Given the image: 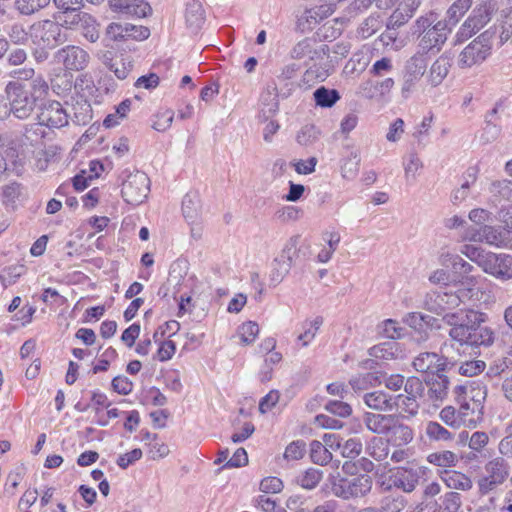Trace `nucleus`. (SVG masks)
Here are the masks:
<instances>
[{
	"instance_id": "obj_1",
	"label": "nucleus",
	"mask_w": 512,
	"mask_h": 512,
	"mask_svg": "<svg viewBox=\"0 0 512 512\" xmlns=\"http://www.w3.org/2000/svg\"><path fill=\"white\" fill-rule=\"evenodd\" d=\"M445 324L450 326L449 336L461 345L490 346L494 342V332L490 327L482 326L487 321V314L473 310L461 309L447 312L443 316Z\"/></svg>"
},
{
	"instance_id": "obj_2",
	"label": "nucleus",
	"mask_w": 512,
	"mask_h": 512,
	"mask_svg": "<svg viewBox=\"0 0 512 512\" xmlns=\"http://www.w3.org/2000/svg\"><path fill=\"white\" fill-rule=\"evenodd\" d=\"M5 91L10 113L17 119L26 120L34 113L38 102L48 95L49 86L42 77L38 76L28 84L10 81Z\"/></svg>"
},
{
	"instance_id": "obj_3",
	"label": "nucleus",
	"mask_w": 512,
	"mask_h": 512,
	"mask_svg": "<svg viewBox=\"0 0 512 512\" xmlns=\"http://www.w3.org/2000/svg\"><path fill=\"white\" fill-rule=\"evenodd\" d=\"M460 252L477 264L484 273L500 281L512 279V256L505 253H494L480 247L464 244Z\"/></svg>"
},
{
	"instance_id": "obj_4",
	"label": "nucleus",
	"mask_w": 512,
	"mask_h": 512,
	"mask_svg": "<svg viewBox=\"0 0 512 512\" xmlns=\"http://www.w3.org/2000/svg\"><path fill=\"white\" fill-rule=\"evenodd\" d=\"M460 252L477 264L484 273L500 281L512 279V256L505 253H494L480 247L464 244Z\"/></svg>"
},
{
	"instance_id": "obj_5",
	"label": "nucleus",
	"mask_w": 512,
	"mask_h": 512,
	"mask_svg": "<svg viewBox=\"0 0 512 512\" xmlns=\"http://www.w3.org/2000/svg\"><path fill=\"white\" fill-rule=\"evenodd\" d=\"M497 9V4L493 0H483L478 3L457 31L456 42L462 43L481 30L491 21Z\"/></svg>"
},
{
	"instance_id": "obj_6",
	"label": "nucleus",
	"mask_w": 512,
	"mask_h": 512,
	"mask_svg": "<svg viewBox=\"0 0 512 512\" xmlns=\"http://www.w3.org/2000/svg\"><path fill=\"white\" fill-rule=\"evenodd\" d=\"M29 35L37 48H55L67 40L59 22L51 19L34 22L29 27Z\"/></svg>"
},
{
	"instance_id": "obj_7",
	"label": "nucleus",
	"mask_w": 512,
	"mask_h": 512,
	"mask_svg": "<svg viewBox=\"0 0 512 512\" xmlns=\"http://www.w3.org/2000/svg\"><path fill=\"white\" fill-rule=\"evenodd\" d=\"M429 57L415 53L406 60L402 71L401 96L408 99L427 71Z\"/></svg>"
},
{
	"instance_id": "obj_8",
	"label": "nucleus",
	"mask_w": 512,
	"mask_h": 512,
	"mask_svg": "<svg viewBox=\"0 0 512 512\" xmlns=\"http://www.w3.org/2000/svg\"><path fill=\"white\" fill-rule=\"evenodd\" d=\"M421 474L420 468L411 466L391 469L387 480L381 483V488L384 491H390L395 488L404 493H412L419 485Z\"/></svg>"
},
{
	"instance_id": "obj_9",
	"label": "nucleus",
	"mask_w": 512,
	"mask_h": 512,
	"mask_svg": "<svg viewBox=\"0 0 512 512\" xmlns=\"http://www.w3.org/2000/svg\"><path fill=\"white\" fill-rule=\"evenodd\" d=\"M150 191V179L146 173L136 171L130 174L122 184L123 199L131 205L137 206L145 201Z\"/></svg>"
},
{
	"instance_id": "obj_10",
	"label": "nucleus",
	"mask_w": 512,
	"mask_h": 512,
	"mask_svg": "<svg viewBox=\"0 0 512 512\" xmlns=\"http://www.w3.org/2000/svg\"><path fill=\"white\" fill-rule=\"evenodd\" d=\"M298 237H291L284 245L280 254L273 260L270 281L273 285L280 284L289 274L297 255Z\"/></svg>"
},
{
	"instance_id": "obj_11",
	"label": "nucleus",
	"mask_w": 512,
	"mask_h": 512,
	"mask_svg": "<svg viewBox=\"0 0 512 512\" xmlns=\"http://www.w3.org/2000/svg\"><path fill=\"white\" fill-rule=\"evenodd\" d=\"M53 59L56 64L62 65L66 72H78L88 66L90 56L79 46L67 45L58 49L54 53Z\"/></svg>"
},
{
	"instance_id": "obj_12",
	"label": "nucleus",
	"mask_w": 512,
	"mask_h": 512,
	"mask_svg": "<svg viewBox=\"0 0 512 512\" xmlns=\"http://www.w3.org/2000/svg\"><path fill=\"white\" fill-rule=\"evenodd\" d=\"M372 483V478L367 474L342 478L333 485V492L345 500L363 497L370 492Z\"/></svg>"
},
{
	"instance_id": "obj_13",
	"label": "nucleus",
	"mask_w": 512,
	"mask_h": 512,
	"mask_svg": "<svg viewBox=\"0 0 512 512\" xmlns=\"http://www.w3.org/2000/svg\"><path fill=\"white\" fill-rule=\"evenodd\" d=\"M489 284L490 282L480 275L466 277L461 283V288L456 291L460 304L466 301L473 305L486 302L490 297L486 291Z\"/></svg>"
},
{
	"instance_id": "obj_14",
	"label": "nucleus",
	"mask_w": 512,
	"mask_h": 512,
	"mask_svg": "<svg viewBox=\"0 0 512 512\" xmlns=\"http://www.w3.org/2000/svg\"><path fill=\"white\" fill-rule=\"evenodd\" d=\"M491 41L487 32L482 33L467 45L459 55L458 64L461 68H470L483 62L490 54Z\"/></svg>"
},
{
	"instance_id": "obj_15",
	"label": "nucleus",
	"mask_w": 512,
	"mask_h": 512,
	"mask_svg": "<svg viewBox=\"0 0 512 512\" xmlns=\"http://www.w3.org/2000/svg\"><path fill=\"white\" fill-rule=\"evenodd\" d=\"M451 28L446 20L437 21L430 29L420 36L418 43L419 50L416 53H423L428 56L429 52L438 53L445 44Z\"/></svg>"
},
{
	"instance_id": "obj_16",
	"label": "nucleus",
	"mask_w": 512,
	"mask_h": 512,
	"mask_svg": "<svg viewBox=\"0 0 512 512\" xmlns=\"http://www.w3.org/2000/svg\"><path fill=\"white\" fill-rule=\"evenodd\" d=\"M460 305V298L458 294L448 290V288H441L437 291H431L426 294L424 299V307L436 314H446L447 310L454 309Z\"/></svg>"
},
{
	"instance_id": "obj_17",
	"label": "nucleus",
	"mask_w": 512,
	"mask_h": 512,
	"mask_svg": "<svg viewBox=\"0 0 512 512\" xmlns=\"http://www.w3.org/2000/svg\"><path fill=\"white\" fill-rule=\"evenodd\" d=\"M105 34L111 41H126L128 39L142 41L149 37L150 31L142 25L113 22L107 26Z\"/></svg>"
},
{
	"instance_id": "obj_18",
	"label": "nucleus",
	"mask_w": 512,
	"mask_h": 512,
	"mask_svg": "<svg viewBox=\"0 0 512 512\" xmlns=\"http://www.w3.org/2000/svg\"><path fill=\"white\" fill-rule=\"evenodd\" d=\"M38 123L48 128H62L69 122V114L63 105L58 101H49L40 108L37 116Z\"/></svg>"
},
{
	"instance_id": "obj_19",
	"label": "nucleus",
	"mask_w": 512,
	"mask_h": 512,
	"mask_svg": "<svg viewBox=\"0 0 512 512\" xmlns=\"http://www.w3.org/2000/svg\"><path fill=\"white\" fill-rule=\"evenodd\" d=\"M414 369L419 373L439 374L454 363L447 357L435 352H422L416 356L412 362Z\"/></svg>"
},
{
	"instance_id": "obj_20",
	"label": "nucleus",
	"mask_w": 512,
	"mask_h": 512,
	"mask_svg": "<svg viewBox=\"0 0 512 512\" xmlns=\"http://www.w3.org/2000/svg\"><path fill=\"white\" fill-rule=\"evenodd\" d=\"M462 237L464 240L486 243L497 247L504 241L502 232L491 225H483L481 227L469 226L465 229Z\"/></svg>"
},
{
	"instance_id": "obj_21",
	"label": "nucleus",
	"mask_w": 512,
	"mask_h": 512,
	"mask_svg": "<svg viewBox=\"0 0 512 512\" xmlns=\"http://www.w3.org/2000/svg\"><path fill=\"white\" fill-rule=\"evenodd\" d=\"M113 12L143 18L151 14L150 5L144 0H109Z\"/></svg>"
},
{
	"instance_id": "obj_22",
	"label": "nucleus",
	"mask_w": 512,
	"mask_h": 512,
	"mask_svg": "<svg viewBox=\"0 0 512 512\" xmlns=\"http://www.w3.org/2000/svg\"><path fill=\"white\" fill-rule=\"evenodd\" d=\"M41 127L39 123L25 126L23 133L17 139L18 148L22 153H32L33 149L41 144L44 136Z\"/></svg>"
},
{
	"instance_id": "obj_23",
	"label": "nucleus",
	"mask_w": 512,
	"mask_h": 512,
	"mask_svg": "<svg viewBox=\"0 0 512 512\" xmlns=\"http://www.w3.org/2000/svg\"><path fill=\"white\" fill-rule=\"evenodd\" d=\"M395 418V415L381 414L373 412H365L363 414V422L366 428L377 435L386 436L389 428Z\"/></svg>"
},
{
	"instance_id": "obj_24",
	"label": "nucleus",
	"mask_w": 512,
	"mask_h": 512,
	"mask_svg": "<svg viewBox=\"0 0 512 512\" xmlns=\"http://www.w3.org/2000/svg\"><path fill=\"white\" fill-rule=\"evenodd\" d=\"M205 22V11L199 0H190L185 9V23L192 33H197Z\"/></svg>"
},
{
	"instance_id": "obj_25",
	"label": "nucleus",
	"mask_w": 512,
	"mask_h": 512,
	"mask_svg": "<svg viewBox=\"0 0 512 512\" xmlns=\"http://www.w3.org/2000/svg\"><path fill=\"white\" fill-rule=\"evenodd\" d=\"M387 442L393 446L401 447L412 442L414 433L408 425L400 423L395 417L386 435Z\"/></svg>"
},
{
	"instance_id": "obj_26",
	"label": "nucleus",
	"mask_w": 512,
	"mask_h": 512,
	"mask_svg": "<svg viewBox=\"0 0 512 512\" xmlns=\"http://www.w3.org/2000/svg\"><path fill=\"white\" fill-rule=\"evenodd\" d=\"M363 400L370 409L376 411L391 412L394 410V396L383 390L366 393Z\"/></svg>"
},
{
	"instance_id": "obj_27",
	"label": "nucleus",
	"mask_w": 512,
	"mask_h": 512,
	"mask_svg": "<svg viewBox=\"0 0 512 512\" xmlns=\"http://www.w3.org/2000/svg\"><path fill=\"white\" fill-rule=\"evenodd\" d=\"M455 401L459 405L458 413L461 416L463 423L465 424L467 421H473V419H468L469 416L474 414H481V408H475V404L470 402L467 399V384L466 385H457L454 388Z\"/></svg>"
},
{
	"instance_id": "obj_28",
	"label": "nucleus",
	"mask_w": 512,
	"mask_h": 512,
	"mask_svg": "<svg viewBox=\"0 0 512 512\" xmlns=\"http://www.w3.org/2000/svg\"><path fill=\"white\" fill-rule=\"evenodd\" d=\"M450 68L451 59L446 55H441L431 65L426 77L427 83L432 87L439 86L447 77Z\"/></svg>"
},
{
	"instance_id": "obj_29",
	"label": "nucleus",
	"mask_w": 512,
	"mask_h": 512,
	"mask_svg": "<svg viewBox=\"0 0 512 512\" xmlns=\"http://www.w3.org/2000/svg\"><path fill=\"white\" fill-rule=\"evenodd\" d=\"M449 379L446 375L439 373L433 375L432 378L427 382L428 399L432 402H442L448 395Z\"/></svg>"
},
{
	"instance_id": "obj_30",
	"label": "nucleus",
	"mask_w": 512,
	"mask_h": 512,
	"mask_svg": "<svg viewBox=\"0 0 512 512\" xmlns=\"http://www.w3.org/2000/svg\"><path fill=\"white\" fill-rule=\"evenodd\" d=\"M440 478L449 489L469 491L473 487L472 479L460 471L445 470L441 473Z\"/></svg>"
},
{
	"instance_id": "obj_31",
	"label": "nucleus",
	"mask_w": 512,
	"mask_h": 512,
	"mask_svg": "<svg viewBox=\"0 0 512 512\" xmlns=\"http://www.w3.org/2000/svg\"><path fill=\"white\" fill-rule=\"evenodd\" d=\"M484 470L485 475L503 484L509 477L510 466L503 457H495L485 464Z\"/></svg>"
},
{
	"instance_id": "obj_32",
	"label": "nucleus",
	"mask_w": 512,
	"mask_h": 512,
	"mask_svg": "<svg viewBox=\"0 0 512 512\" xmlns=\"http://www.w3.org/2000/svg\"><path fill=\"white\" fill-rule=\"evenodd\" d=\"M419 6L420 0H405L390 16V23L393 26H402L413 17Z\"/></svg>"
},
{
	"instance_id": "obj_33",
	"label": "nucleus",
	"mask_w": 512,
	"mask_h": 512,
	"mask_svg": "<svg viewBox=\"0 0 512 512\" xmlns=\"http://www.w3.org/2000/svg\"><path fill=\"white\" fill-rule=\"evenodd\" d=\"M24 187L16 181L1 187L0 198L4 206L15 208L16 203L24 196Z\"/></svg>"
},
{
	"instance_id": "obj_34",
	"label": "nucleus",
	"mask_w": 512,
	"mask_h": 512,
	"mask_svg": "<svg viewBox=\"0 0 512 512\" xmlns=\"http://www.w3.org/2000/svg\"><path fill=\"white\" fill-rule=\"evenodd\" d=\"M201 201L195 192L187 193L182 201L183 216L189 223H195L200 215Z\"/></svg>"
},
{
	"instance_id": "obj_35",
	"label": "nucleus",
	"mask_w": 512,
	"mask_h": 512,
	"mask_svg": "<svg viewBox=\"0 0 512 512\" xmlns=\"http://www.w3.org/2000/svg\"><path fill=\"white\" fill-rule=\"evenodd\" d=\"M382 383V376L377 372H367L356 375L349 380V385L355 392H361Z\"/></svg>"
},
{
	"instance_id": "obj_36",
	"label": "nucleus",
	"mask_w": 512,
	"mask_h": 512,
	"mask_svg": "<svg viewBox=\"0 0 512 512\" xmlns=\"http://www.w3.org/2000/svg\"><path fill=\"white\" fill-rule=\"evenodd\" d=\"M370 63L369 49L363 47L359 51L355 52L350 60L344 67L346 74H353L355 72H363L368 64Z\"/></svg>"
},
{
	"instance_id": "obj_37",
	"label": "nucleus",
	"mask_w": 512,
	"mask_h": 512,
	"mask_svg": "<svg viewBox=\"0 0 512 512\" xmlns=\"http://www.w3.org/2000/svg\"><path fill=\"white\" fill-rule=\"evenodd\" d=\"M54 18L59 22L61 28L78 30L81 23H85L87 19L90 21V14L78 10L75 12H67V14L62 12L60 15H55Z\"/></svg>"
},
{
	"instance_id": "obj_38",
	"label": "nucleus",
	"mask_w": 512,
	"mask_h": 512,
	"mask_svg": "<svg viewBox=\"0 0 512 512\" xmlns=\"http://www.w3.org/2000/svg\"><path fill=\"white\" fill-rule=\"evenodd\" d=\"M51 0H15L14 9L22 16H32L49 6Z\"/></svg>"
},
{
	"instance_id": "obj_39",
	"label": "nucleus",
	"mask_w": 512,
	"mask_h": 512,
	"mask_svg": "<svg viewBox=\"0 0 512 512\" xmlns=\"http://www.w3.org/2000/svg\"><path fill=\"white\" fill-rule=\"evenodd\" d=\"M497 109H492L485 118V127L481 134V140L484 143H491L495 141L500 135L501 128L496 121Z\"/></svg>"
},
{
	"instance_id": "obj_40",
	"label": "nucleus",
	"mask_w": 512,
	"mask_h": 512,
	"mask_svg": "<svg viewBox=\"0 0 512 512\" xmlns=\"http://www.w3.org/2000/svg\"><path fill=\"white\" fill-rule=\"evenodd\" d=\"M425 434L430 441L434 442H449L454 438L453 433L436 421L426 423Z\"/></svg>"
},
{
	"instance_id": "obj_41",
	"label": "nucleus",
	"mask_w": 512,
	"mask_h": 512,
	"mask_svg": "<svg viewBox=\"0 0 512 512\" xmlns=\"http://www.w3.org/2000/svg\"><path fill=\"white\" fill-rule=\"evenodd\" d=\"M394 409L399 410L401 414L407 417H413L418 413L419 404L417 398L399 394L394 396Z\"/></svg>"
},
{
	"instance_id": "obj_42",
	"label": "nucleus",
	"mask_w": 512,
	"mask_h": 512,
	"mask_svg": "<svg viewBox=\"0 0 512 512\" xmlns=\"http://www.w3.org/2000/svg\"><path fill=\"white\" fill-rule=\"evenodd\" d=\"M316 105L322 108H330L340 100V94L335 89H329L324 86L317 88L313 93Z\"/></svg>"
},
{
	"instance_id": "obj_43",
	"label": "nucleus",
	"mask_w": 512,
	"mask_h": 512,
	"mask_svg": "<svg viewBox=\"0 0 512 512\" xmlns=\"http://www.w3.org/2000/svg\"><path fill=\"white\" fill-rule=\"evenodd\" d=\"M474 0H456L447 10V22L455 26L472 7Z\"/></svg>"
},
{
	"instance_id": "obj_44",
	"label": "nucleus",
	"mask_w": 512,
	"mask_h": 512,
	"mask_svg": "<svg viewBox=\"0 0 512 512\" xmlns=\"http://www.w3.org/2000/svg\"><path fill=\"white\" fill-rule=\"evenodd\" d=\"M322 324L323 318L321 316H317L312 320H306L302 324L303 332L298 336L302 346H308L313 341Z\"/></svg>"
},
{
	"instance_id": "obj_45",
	"label": "nucleus",
	"mask_w": 512,
	"mask_h": 512,
	"mask_svg": "<svg viewBox=\"0 0 512 512\" xmlns=\"http://www.w3.org/2000/svg\"><path fill=\"white\" fill-rule=\"evenodd\" d=\"M323 19L319 8L306 9L297 20V27L302 32L312 30Z\"/></svg>"
},
{
	"instance_id": "obj_46",
	"label": "nucleus",
	"mask_w": 512,
	"mask_h": 512,
	"mask_svg": "<svg viewBox=\"0 0 512 512\" xmlns=\"http://www.w3.org/2000/svg\"><path fill=\"white\" fill-rule=\"evenodd\" d=\"M109 68L114 72L118 79H125L133 68L131 57L128 55H121L114 59H111Z\"/></svg>"
},
{
	"instance_id": "obj_47",
	"label": "nucleus",
	"mask_w": 512,
	"mask_h": 512,
	"mask_svg": "<svg viewBox=\"0 0 512 512\" xmlns=\"http://www.w3.org/2000/svg\"><path fill=\"white\" fill-rule=\"evenodd\" d=\"M388 444L387 440L384 441L382 438L373 437L366 447V452L376 461H383L389 455Z\"/></svg>"
},
{
	"instance_id": "obj_48",
	"label": "nucleus",
	"mask_w": 512,
	"mask_h": 512,
	"mask_svg": "<svg viewBox=\"0 0 512 512\" xmlns=\"http://www.w3.org/2000/svg\"><path fill=\"white\" fill-rule=\"evenodd\" d=\"M310 458L313 463L324 466L331 461L332 454L322 442L314 440L310 444Z\"/></svg>"
},
{
	"instance_id": "obj_49",
	"label": "nucleus",
	"mask_w": 512,
	"mask_h": 512,
	"mask_svg": "<svg viewBox=\"0 0 512 512\" xmlns=\"http://www.w3.org/2000/svg\"><path fill=\"white\" fill-rule=\"evenodd\" d=\"M427 461L435 466L448 468L456 466L458 457L454 452L444 450L429 454L427 456Z\"/></svg>"
},
{
	"instance_id": "obj_50",
	"label": "nucleus",
	"mask_w": 512,
	"mask_h": 512,
	"mask_svg": "<svg viewBox=\"0 0 512 512\" xmlns=\"http://www.w3.org/2000/svg\"><path fill=\"white\" fill-rule=\"evenodd\" d=\"M399 353V344L396 342H385L376 345L370 349V355L384 360L397 358Z\"/></svg>"
},
{
	"instance_id": "obj_51",
	"label": "nucleus",
	"mask_w": 512,
	"mask_h": 512,
	"mask_svg": "<svg viewBox=\"0 0 512 512\" xmlns=\"http://www.w3.org/2000/svg\"><path fill=\"white\" fill-rule=\"evenodd\" d=\"M323 472L316 468H309L297 477V484L306 490L314 489L322 480Z\"/></svg>"
},
{
	"instance_id": "obj_52",
	"label": "nucleus",
	"mask_w": 512,
	"mask_h": 512,
	"mask_svg": "<svg viewBox=\"0 0 512 512\" xmlns=\"http://www.w3.org/2000/svg\"><path fill=\"white\" fill-rule=\"evenodd\" d=\"M490 193L499 200L512 201V181L507 179L494 181Z\"/></svg>"
},
{
	"instance_id": "obj_53",
	"label": "nucleus",
	"mask_w": 512,
	"mask_h": 512,
	"mask_svg": "<svg viewBox=\"0 0 512 512\" xmlns=\"http://www.w3.org/2000/svg\"><path fill=\"white\" fill-rule=\"evenodd\" d=\"M259 331V326L256 322L248 321L239 326L238 335L243 344L250 345L257 338Z\"/></svg>"
},
{
	"instance_id": "obj_54",
	"label": "nucleus",
	"mask_w": 512,
	"mask_h": 512,
	"mask_svg": "<svg viewBox=\"0 0 512 512\" xmlns=\"http://www.w3.org/2000/svg\"><path fill=\"white\" fill-rule=\"evenodd\" d=\"M315 41L311 38H304L297 42L290 51V56L293 59L301 60L310 57L313 52Z\"/></svg>"
},
{
	"instance_id": "obj_55",
	"label": "nucleus",
	"mask_w": 512,
	"mask_h": 512,
	"mask_svg": "<svg viewBox=\"0 0 512 512\" xmlns=\"http://www.w3.org/2000/svg\"><path fill=\"white\" fill-rule=\"evenodd\" d=\"M439 417L446 425L455 429L464 424L458 410L451 405L442 408Z\"/></svg>"
},
{
	"instance_id": "obj_56",
	"label": "nucleus",
	"mask_w": 512,
	"mask_h": 512,
	"mask_svg": "<svg viewBox=\"0 0 512 512\" xmlns=\"http://www.w3.org/2000/svg\"><path fill=\"white\" fill-rule=\"evenodd\" d=\"M381 507L386 512H401L407 505V500L402 495H389L382 499Z\"/></svg>"
},
{
	"instance_id": "obj_57",
	"label": "nucleus",
	"mask_w": 512,
	"mask_h": 512,
	"mask_svg": "<svg viewBox=\"0 0 512 512\" xmlns=\"http://www.w3.org/2000/svg\"><path fill=\"white\" fill-rule=\"evenodd\" d=\"M487 391L486 387L480 384L467 385V399L475 404V408L483 409V402L486 398Z\"/></svg>"
},
{
	"instance_id": "obj_58",
	"label": "nucleus",
	"mask_w": 512,
	"mask_h": 512,
	"mask_svg": "<svg viewBox=\"0 0 512 512\" xmlns=\"http://www.w3.org/2000/svg\"><path fill=\"white\" fill-rule=\"evenodd\" d=\"M486 364L482 360L465 361L458 367L459 374L467 377H473L484 371Z\"/></svg>"
},
{
	"instance_id": "obj_59",
	"label": "nucleus",
	"mask_w": 512,
	"mask_h": 512,
	"mask_svg": "<svg viewBox=\"0 0 512 512\" xmlns=\"http://www.w3.org/2000/svg\"><path fill=\"white\" fill-rule=\"evenodd\" d=\"M306 452V444L303 440L291 442L285 449L284 458L287 461H296L303 458Z\"/></svg>"
},
{
	"instance_id": "obj_60",
	"label": "nucleus",
	"mask_w": 512,
	"mask_h": 512,
	"mask_svg": "<svg viewBox=\"0 0 512 512\" xmlns=\"http://www.w3.org/2000/svg\"><path fill=\"white\" fill-rule=\"evenodd\" d=\"M284 488L283 481L275 476L265 477L261 480L259 489L263 494H277Z\"/></svg>"
},
{
	"instance_id": "obj_61",
	"label": "nucleus",
	"mask_w": 512,
	"mask_h": 512,
	"mask_svg": "<svg viewBox=\"0 0 512 512\" xmlns=\"http://www.w3.org/2000/svg\"><path fill=\"white\" fill-rule=\"evenodd\" d=\"M341 455L345 458H356L362 452V442L359 438H350L341 443Z\"/></svg>"
},
{
	"instance_id": "obj_62",
	"label": "nucleus",
	"mask_w": 512,
	"mask_h": 512,
	"mask_svg": "<svg viewBox=\"0 0 512 512\" xmlns=\"http://www.w3.org/2000/svg\"><path fill=\"white\" fill-rule=\"evenodd\" d=\"M255 507L262 512H282L283 509L276 500L266 494H261L254 499Z\"/></svg>"
},
{
	"instance_id": "obj_63",
	"label": "nucleus",
	"mask_w": 512,
	"mask_h": 512,
	"mask_svg": "<svg viewBox=\"0 0 512 512\" xmlns=\"http://www.w3.org/2000/svg\"><path fill=\"white\" fill-rule=\"evenodd\" d=\"M325 409L342 418L348 417L352 414V407L350 404L338 401V400H330L325 404Z\"/></svg>"
},
{
	"instance_id": "obj_64",
	"label": "nucleus",
	"mask_w": 512,
	"mask_h": 512,
	"mask_svg": "<svg viewBox=\"0 0 512 512\" xmlns=\"http://www.w3.org/2000/svg\"><path fill=\"white\" fill-rule=\"evenodd\" d=\"M437 14L429 12L425 15L420 16L414 23V34L418 33L419 36L423 35L428 29H430L437 21Z\"/></svg>"
}]
</instances>
